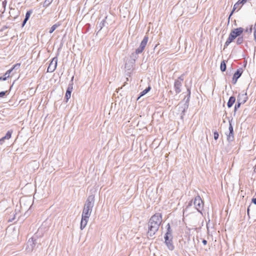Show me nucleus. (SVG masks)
<instances>
[{
	"instance_id": "6",
	"label": "nucleus",
	"mask_w": 256,
	"mask_h": 256,
	"mask_svg": "<svg viewBox=\"0 0 256 256\" xmlns=\"http://www.w3.org/2000/svg\"><path fill=\"white\" fill-rule=\"evenodd\" d=\"M36 240L33 238H30L27 242L26 250L28 252H32L36 246Z\"/></svg>"
},
{
	"instance_id": "21",
	"label": "nucleus",
	"mask_w": 256,
	"mask_h": 256,
	"mask_svg": "<svg viewBox=\"0 0 256 256\" xmlns=\"http://www.w3.org/2000/svg\"><path fill=\"white\" fill-rule=\"evenodd\" d=\"M150 90V86H148V88H146L142 92H140V96L138 98V99L140 98V96H144V94H147Z\"/></svg>"
},
{
	"instance_id": "37",
	"label": "nucleus",
	"mask_w": 256,
	"mask_h": 256,
	"mask_svg": "<svg viewBox=\"0 0 256 256\" xmlns=\"http://www.w3.org/2000/svg\"><path fill=\"white\" fill-rule=\"evenodd\" d=\"M254 31H256V23L254 24Z\"/></svg>"
},
{
	"instance_id": "2",
	"label": "nucleus",
	"mask_w": 256,
	"mask_h": 256,
	"mask_svg": "<svg viewBox=\"0 0 256 256\" xmlns=\"http://www.w3.org/2000/svg\"><path fill=\"white\" fill-rule=\"evenodd\" d=\"M162 222V216L160 214H156L151 217L148 223V235L154 236L159 228Z\"/></svg>"
},
{
	"instance_id": "28",
	"label": "nucleus",
	"mask_w": 256,
	"mask_h": 256,
	"mask_svg": "<svg viewBox=\"0 0 256 256\" xmlns=\"http://www.w3.org/2000/svg\"><path fill=\"white\" fill-rule=\"evenodd\" d=\"M214 139L215 140H217L219 136V134H218V132H214Z\"/></svg>"
},
{
	"instance_id": "23",
	"label": "nucleus",
	"mask_w": 256,
	"mask_h": 256,
	"mask_svg": "<svg viewBox=\"0 0 256 256\" xmlns=\"http://www.w3.org/2000/svg\"><path fill=\"white\" fill-rule=\"evenodd\" d=\"M60 26V24H54L50 28V32H49L50 34H52V33L54 30L58 26Z\"/></svg>"
},
{
	"instance_id": "25",
	"label": "nucleus",
	"mask_w": 256,
	"mask_h": 256,
	"mask_svg": "<svg viewBox=\"0 0 256 256\" xmlns=\"http://www.w3.org/2000/svg\"><path fill=\"white\" fill-rule=\"evenodd\" d=\"M144 50L141 47L139 46L136 50V54H140L142 53Z\"/></svg>"
},
{
	"instance_id": "39",
	"label": "nucleus",
	"mask_w": 256,
	"mask_h": 256,
	"mask_svg": "<svg viewBox=\"0 0 256 256\" xmlns=\"http://www.w3.org/2000/svg\"><path fill=\"white\" fill-rule=\"evenodd\" d=\"M254 37L255 38H256V31H254Z\"/></svg>"
},
{
	"instance_id": "30",
	"label": "nucleus",
	"mask_w": 256,
	"mask_h": 256,
	"mask_svg": "<svg viewBox=\"0 0 256 256\" xmlns=\"http://www.w3.org/2000/svg\"><path fill=\"white\" fill-rule=\"evenodd\" d=\"M52 0H46L44 3L48 5L50 4L52 2Z\"/></svg>"
},
{
	"instance_id": "19",
	"label": "nucleus",
	"mask_w": 256,
	"mask_h": 256,
	"mask_svg": "<svg viewBox=\"0 0 256 256\" xmlns=\"http://www.w3.org/2000/svg\"><path fill=\"white\" fill-rule=\"evenodd\" d=\"M240 4H242V3H240V0H238L234 6V8H233V10L232 12L230 13V16H229V18H230V17L232 16V14L234 12L238 7L239 5Z\"/></svg>"
},
{
	"instance_id": "9",
	"label": "nucleus",
	"mask_w": 256,
	"mask_h": 256,
	"mask_svg": "<svg viewBox=\"0 0 256 256\" xmlns=\"http://www.w3.org/2000/svg\"><path fill=\"white\" fill-rule=\"evenodd\" d=\"M182 80H176L174 82V87L175 89V92L176 94H178L180 92L181 89L180 88L182 86Z\"/></svg>"
},
{
	"instance_id": "33",
	"label": "nucleus",
	"mask_w": 256,
	"mask_h": 256,
	"mask_svg": "<svg viewBox=\"0 0 256 256\" xmlns=\"http://www.w3.org/2000/svg\"><path fill=\"white\" fill-rule=\"evenodd\" d=\"M188 97H190V90L189 89H188ZM188 98H188L186 101L188 100Z\"/></svg>"
},
{
	"instance_id": "17",
	"label": "nucleus",
	"mask_w": 256,
	"mask_h": 256,
	"mask_svg": "<svg viewBox=\"0 0 256 256\" xmlns=\"http://www.w3.org/2000/svg\"><path fill=\"white\" fill-rule=\"evenodd\" d=\"M236 101V98L234 96H230L227 105L228 108H230L232 106L233 104Z\"/></svg>"
},
{
	"instance_id": "34",
	"label": "nucleus",
	"mask_w": 256,
	"mask_h": 256,
	"mask_svg": "<svg viewBox=\"0 0 256 256\" xmlns=\"http://www.w3.org/2000/svg\"><path fill=\"white\" fill-rule=\"evenodd\" d=\"M28 20L24 19L23 22H22V26H24V24H26Z\"/></svg>"
},
{
	"instance_id": "42",
	"label": "nucleus",
	"mask_w": 256,
	"mask_h": 256,
	"mask_svg": "<svg viewBox=\"0 0 256 256\" xmlns=\"http://www.w3.org/2000/svg\"><path fill=\"white\" fill-rule=\"evenodd\" d=\"M252 27L251 26L250 28V32H252Z\"/></svg>"
},
{
	"instance_id": "15",
	"label": "nucleus",
	"mask_w": 256,
	"mask_h": 256,
	"mask_svg": "<svg viewBox=\"0 0 256 256\" xmlns=\"http://www.w3.org/2000/svg\"><path fill=\"white\" fill-rule=\"evenodd\" d=\"M72 91V86H69L67 88L65 96V98L66 100V102L68 100L69 98H70Z\"/></svg>"
},
{
	"instance_id": "32",
	"label": "nucleus",
	"mask_w": 256,
	"mask_h": 256,
	"mask_svg": "<svg viewBox=\"0 0 256 256\" xmlns=\"http://www.w3.org/2000/svg\"><path fill=\"white\" fill-rule=\"evenodd\" d=\"M202 242L204 245H206L207 244V241L206 240H203Z\"/></svg>"
},
{
	"instance_id": "22",
	"label": "nucleus",
	"mask_w": 256,
	"mask_h": 256,
	"mask_svg": "<svg viewBox=\"0 0 256 256\" xmlns=\"http://www.w3.org/2000/svg\"><path fill=\"white\" fill-rule=\"evenodd\" d=\"M226 66L224 60L220 64V70L222 72H224L226 70Z\"/></svg>"
},
{
	"instance_id": "5",
	"label": "nucleus",
	"mask_w": 256,
	"mask_h": 256,
	"mask_svg": "<svg viewBox=\"0 0 256 256\" xmlns=\"http://www.w3.org/2000/svg\"><path fill=\"white\" fill-rule=\"evenodd\" d=\"M20 204L22 208L26 210L28 208H30L32 206L31 200L30 198L26 197H23L20 199Z\"/></svg>"
},
{
	"instance_id": "26",
	"label": "nucleus",
	"mask_w": 256,
	"mask_h": 256,
	"mask_svg": "<svg viewBox=\"0 0 256 256\" xmlns=\"http://www.w3.org/2000/svg\"><path fill=\"white\" fill-rule=\"evenodd\" d=\"M32 14L31 11H28L26 13V16H25V20H28L30 18V16Z\"/></svg>"
},
{
	"instance_id": "16",
	"label": "nucleus",
	"mask_w": 256,
	"mask_h": 256,
	"mask_svg": "<svg viewBox=\"0 0 256 256\" xmlns=\"http://www.w3.org/2000/svg\"><path fill=\"white\" fill-rule=\"evenodd\" d=\"M148 36H146L144 37L142 40V41L140 46L144 50L147 43H148Z\"/></svg>"
},
{
	"instance_id": "36",
	"label": "nucleus",
	"mask_w": 256,
	"mask_h": 256,
	"mask_svg": "<svg viewBox=\"0 0 256 256\" xmlns=\"http://www.w3.org/2000/svg\"><path fill=\"white\" fill-rule=\"evenodd\" d=\"M246 1L247 0H242V1L240 0V3H242V4H244L246 2Z\"/></svg>"
},
{
	"instance_id": "38",
	"label": "nucleus",
	"mask_w": 256,
	"mask_h": 256,
	"mask_svg": "<svg viewBox=\"0 0 256 256\" xmlns=\"http://www.w3.org/2000/svg\"><path fill=\"white\" fill-rule=\"evenodd\" d=\"M6 1H4L2 2V4L4 6H6Z\"/></svg>"
},
{
	"instance_id": "20",
	"label": "nucleus",
	"mask_w": 256,
	"mask_h": 256,
	"mask_svg": "<svg viewBox=\"0 0 256 256\" xmlns=\"http://www.w3.org/2000/svg\"><path fill=\"white\" fill-rule=\"evenodd\" d=\"M12 132V130H8L7 132V133L6 134V136H4L2 137L3 139L9 140L11 138Z\"/></svg>"
},
{
	"instance_id": "4",
	"label": "nucleus",
	"mask_w": 256,
	"mask_h": 256,
	"mask_svg": "<svg viewBox=\"0 0 256 256\" xmlns=\"http://www.w3.org/2000/svg\"><path fill=\"white\" fill-rule=\"evenodd\" d=\"M194 204L196 210L202 214L204 208V202L200 196H197L194 200Z\"/></svg>"
},
{
	"instance_id": "18",
	"label": "nucleus",
	"mask_w": 256,
	"mask_h": 256,
	"mask_svg": "<svg viewBox=\"0 0 256 256\" xmlns=\"http://www.w3.org/2000/svg\"><path fill=\"white\" fill-rule=\"evenodd\" d=\"M151 192H150V190H148L146 192V194L151 200H154L155 199V196L156 195V193L154 192V194L152 196L150 194Z\"/></svg>"
},
{
	"instance_id": "27",
	"label": "nucleus",
	"mask_w": 256,
	"mask_h": 256,
	"mask_svg": "<svg viewBox=\"0 0 256 256\" xmlns=\"http://www.w3.org/2000/svg\"><path fill=\"white\" fill-rule=\"evenodd\" d=\"M242 104V103H241L240 102H238V103H237V104H236L235 105V106H234V112H236V110H237L238 108L240 107V105H241Z\"/></svg>"
},
{
	"instance_id": "7",
	"label": "nucleus",
	"mask_w": 256,
	"mask_h": 256,
	"mask_svg": "<svg viewBox=\"0 0 256 256\" xmlns=\"http://www.w3.org/2000/svg\"><path fill=\"white\" fill-rule=\"evenodd\" d=\"M20 64L17 63L13 66L12 68H10V70H8L4 74V76H5V78H2V80H6L7 78L10 77V74L14 70L19 69L20 67Z\"/></svg>"
},
{
	"instance_id": "24",
	"label": "nucleus",
	"mask_w": 256,
	"mask_h": 256,
	"mask_svg": "<svg viewBox=\"0 0 256 256\" xmlns=\"http://www.w3.org/2000/svg\"><path fill=\"white\" fill-rule=\"evenodd\" d=\"M244 38L242 36H239L236 40V44H240L243 42Z\"/></svg>"
},
{
	"instance_id": "10",
	"label": "nucleus",
	"mask_w": 256,
	"mask_h": 256,
	"mask_svg": "<svg viewBox=\"0 0 256 256\" xmlns=\"http://www.w3.org/2000/svg\"><path fill=\"white\" fill-rule=\"evenodd\" d=\"M247 100L248 96L246 93H243L238 94L237 101L244 104L246 102Z\"/></svg>"
},
{
	"instance_id": "12",
	"label": "nucleus",
	"mask_w": 256,
	"mask_h": 256,
	"mask_svg": "<svg viewBox=\"0 0 256 256\" xmlns=\"http://www.w3.org/2000/svg\"><path fill=\"white\" fill-rule=\"evenodd\" d=\"M242 71V69H238L234 74L232 78V82L236 84L238 78L241 76Z\"/></svg>"
},
{
	"instance_id": "29",
	"label": "nucleus",
	"mask_w": 256,
	"mask_h": 256,
	"mask_svg": "<svg viewBox=\"0 0 256 256\" xmlns=\"http://www.w3.org/2000/svg\"><path fill=\"white\" fill-rule=\"evenodd\" d=\"M6 92H0V98L3 97L6 94Z\"/></svg>"
},
{
	"instance_id": "40",
	"label": "nucleus",
	"mask_w": 256,
	"mask_h": 256,
	"mask_svg": "<svg viewBox=\"0 0 256 256\" xmlns=\"http://www.w3.org/2000/svg\"><path fill=\"white\" fill-rule=\"evenodd\" d=\"M192 204V202H190V204H188V206H191Z\"/></svg>"
},
{
	"instance_id": "44",
	"label": "nucleus",
	"mask_w": 256,
	"mask_h": 256,
	"mask_svg": "<svg viewBox=\"0 0 256 256\" xmlns=\"http://www.w3.org/2000/svg\"><path fill=\"white\" fill-rule=\"evenodd\" d=\"M4 28H4L2 29V30H3Z\"/></svg>"
},
{
	"instance_id": "11",
	"label": "nucleus",
	"mask_w": 256,
	"mask_h": 256,
	"mask_svg": "<svg viewBox=\"0 0 256 256\" xmlns=\"http://www.w3.org/2000/svg\"><path fill=\"white\" fill-rule=\"evenodd\" d=\"M229 134L227 135V140L228 141H232L234 140V130L231 122L229 121Z\"/></svg>"
},
{
	"instance_id": "35",
	"label": "nucleus",
	"mask_w": 256,
	"mask_h": 256,
	"mask_svg": "<svg viewBox=\"0 0 256 256\" xmlns=\"http://www.w3.org/2000/svg\"><path fill=\"white\" fill-rule=\"evenodd\" d=\"M252 202L254 204L256 205V198H252Z\"/></svg>"
},
{
	"instance_id": "14",
	"label": "nucleus",
	"mask_w": 256,
	"mask_h": 256,
	"mask_svg": "<svg viewBox=\"0 0 256 256\" xmlns=\"http://www.w3.org/2000/svg\"><path fill=\"white\" fill-rule=\"evenodd\" d=\"M236 37L230 32L228 38L224 44V48L227 47Z\"/></svg>"
},
{
	"instance_id": "43",
	"label": "nucleus",
	"mask_w": 256,
	"mask_h": 256,
	"mask_svg": "<svg viewBox=\"0 0 256 256\" xmlns=\"http://www.w3.org/2000/svg\"><path fill=\"white\" fill-rule=\"evenodd\" d=\"M2 80V77L0 78V80Z\"/></svg>"
},
{
	"instance_id": "41",
	"label": "nucleus",
	"mask_w": 256,
	"mask_h": 256,
	"mask_svg": "<svg viewBox=\"0 0 256 256\" xmlns=\"http://www.w3.org/2000/svg\"><path fill=\"white\" fill-rule=\"evenodd\" d=\"M34 164H36V166H37V163H36V162H34Z\"/></svg>"
},
{
	"instance_id": "3",
	"label": "nucleus",
	"mask_w": 256,
	"mask_h": 256,
	"mask_svg": "<svg viewBox=\"0 0 256 256\" xmlns=\"http://www.w3.org/2000/svg\"><path fill=\"white\" fill-rule=\"evenodd\" d=\"M166 228V232L164 236V242L166 245L168 249L170 250H172L174 248L172 243V230L171 229L169 224H167Z\"/></svg>"
},
{
	"instance_id": "13",
	"label": "nucleus",
	"mask_w": 256,
	"mask_h": 256,
	"mask_svg": "<svg viewBox=\"0 0 256 256\" xmlns=\"http://www.w3.org/2000/svg\"><path fill=\"white\" fill-rule=\"evenodd\" d=\"M244 32V28H234L231 31V32L236 37L239 36Z\"/></svg>"
},
{
	"instance_id": "31",
	"label": "nucleus",
	"mask_w": 256,
	"mask_h": 256,
	"mask_svg": "<svg viewBox=\"0 0 256 256\" xmlns=\"http://www.w3.org/2000/svg\"><path fill=\"white\" fill-rule=\"evenodd\" d=\"M4 139H3V138L0 139V145L2 144L4 142Z\"/></svg>"
},
{
	"instance_id": "1",
	"label": "nucleus",
	"mask_w": 256,
	"mask_h": 256,
	"mask_svg": "<svg viewBox=\"0 0 256 256\" xmlns=\"http://www.w3.org/2000/svg\"><path fill=\"white\" fill-rule=\"evenodd\" d=\"M94 202L95 199L94 195L91 194L89 196L85 202L82 212L80 226L82 230H83L87 224L89 218L92 214Z\"/></svg>"
},
{
	"instance_id": "8",
	"label": "nucleus",
	"mask_w": 256,
	"mask_h": 256,
	"mask_svg": "<svg viewBox=\"0 0 256 256\" xmlns=\"http://www.w3.org/2000/svg\"><path fill=\"white\" fill-rule=\"evenodd\" d=\"M56 65L57 60H55V58H53L48 68L47 72H53L56 70Z\"/></svg>"
}]
</instances>
